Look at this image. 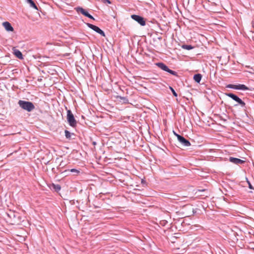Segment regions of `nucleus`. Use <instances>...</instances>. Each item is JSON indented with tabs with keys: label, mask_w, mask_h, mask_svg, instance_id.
Returning <instances> with one entry per match:
<instances>
[{
	"label": "nucleus",
	"mask_w": 254,
	"mask_h": 254,
	"mask_svg": "<svg viewBox=\"0 0 254 254\" xmlns=\"http://www.w3.org/2000/svg\"><path fill=\"white\" fill-rule=\"evenodd\" d=\"M18 104L22 109L30 112L35 109V106L33 103L24 100H19Z\"/></svg>",
	"instance_id": "nucleus-1"
},
{
	"label": "nucleus",
	"mask_w": 254,
	"mask_h": 254,
	"mask_svg": "<svg viewBox=\"0 0 254 254\" xmlns=\"http://www.w3.org/2000/svg\"><path fill=\"white\" fill-rule=\"evenodd\" d=\"M66 119L69 126L72 127H75L77 125V121L75 119L73 114L70 110H67Z\"/></svg>",
	"instance_id": "nucleus-2"
},
{
	"label": "nucleus",
	"mask_w": 254,
	"mask_h": 254,
	"mask_svg": "<svg viewBox=\"0 0 254 254\" xmlns=\"http://www.w3.org/2000/svg\"><path fill=\"white\" fill-rule=\"evenodd\" d=\"M225 95L227 96L230 97L236 102H237L241 106V107H242L245 110H246V103L238 96L231 93H225Z\"/></svg>",
	"instance_id": "nucleus-3"
},
{
	"label": "nucleus",
	"mask_w": 254,
	"mask_h": 254,
	"mask_svg": "<svg viewBox=\"0 0 254 254\" xmlns=\"http://www.w3.org/2000/svg\"><path fill=\"white\" fill-rule=\"evenodd\" d=\"M156 65L162 70L166 71L171 74L176 76H178L177 72L169 69V67L163 63H156Z\"/></svg>",
	"instance_id": "nucleus-4"
},
{
	"label": "nucleus",
	"mask_w": 254,
	"mask_h": 254,
	"mask_svg": "<svg viewBox=\"0 0 254 254\" xmlns=\"http://www.w3.org/2000/svg\"><path fill=\"white\" fill-rule=\"evenodd\" d=\"M131 18L135 21H136L141 26H145L146 24V21L145 19L141 16L135 14H132L131 15Z\"/></svg>",
	"instance_id": "nucleus-5"
},
{
	"label": "nucleus",
	"mask_w": 254,
	"mask_h": 254,
	"mask_svg": "<svg viewBox=\"0 0 254 254\" xmlns=\"http://www.w3.org/2000/svg\"><path fill=\"white\" fill-rule=\"evenodd\" d=\"M7 215L14 223H18L20 221V216L17 212L10 211L9 213H7Z\"/></svg>",
	"instance_id": "nucleus-6"
},
{
	"label": "nucleus",
	"mask_w": 254,
	"mask_h": 254,
	"mask_svg": "<svg viewBox=\"0 0 254 254\" xmlns=\"http://www.w3.org/2000/svg\"><path fill=\"white\" fill-rule=\"evenodd\" d=\"M87 25L89 28H91V29H92L94 31L96 32L97 33H99L102 36H104V37L105 36V34L104 32L102 30H101L100 28H99L98 26H95V25H93L90 23H87Z\"/></svg>",
	"instance_id": "nucleus-7"
},
{
	"label": "nucleus",
	"mask_w": 254,
	"mask_h": 254,
	"mask_svg": "<svg viewBox=\"0 0 254 254\" xmlns=\"http://www.w3.org/2000/svg\"><path fill=\"white\" fill-rule=\"evenodd\" d=\"M76 10H77V11L81 12L83 15H84V16H85L91 19H93V20L95 19L94 18L91 14H90L87 11H86L84 9H83L82 7H77L76 8Z\"/></svg>",
	"instance_id": "nucleus-8"
},
{
	"label": "nucleus",
	"mask_w": 254,
	"mask_h": 254,
	"mask_svg": "<svg viewBox=\"0 0 254 254\" xmlns=\"http://www.w3.org/2000/svg\"><path fill=\"white\" fill-rule=\"evenodd\" d=\"M178 140L184 146L188 147V146H190V141L188 140H187L186 138H185L182 135H178Z\"/></svg>",
	"instance_id": "nucleus-9"
},
{
	"label": "nucleus",
	"mask_w": 254,
	"mask_h": 254,
	"mask_svg": "<svg viewBox=\"0 0 254 254\" xmlns=\"http://www.w3.org/2000/svg\"><path fill=\"white\" fill-rule=\"evenodd\" d=\"M13 54L16 57L19 59L22 60L23 59V55L22 53L15 47L12 48Z\"/></svg>",
	"instance_id": "nucleus-10"
},
{
	"label": "nucleus",
	"mask_w": 254,
	"mask_h": 254,
	"mask_svg": "<svg viewBox=\"0 0 254 254\" xmlns=\"http://www.w3.org/2000/svg\"><path fill=\"white\" fill-rule=\"evenodd\" d=\"M229 161L234 163V164H243L245 162V161L244 160H242L240 159H239V158H234V157H230L229 158Z\"/></svg>",
	"instance_id": "nucleus-11"
},
{
	"label": "nucleus",
	"mask_w": 254,
	"mask_h": 254,
	"mask_svg": "<svg viewBox=\"0 0 254 254\" xmlns=\"http://www.w3.org/2000/svg\"><path fill=\"white\" fill-rule=\"evenodd\" d=\"M2 25L7 31H13L14 30L13 28L11 26V24L7 21L4 22L2 23Z\"/></svg>",
	"instance_id": "nucleus-12"
},
{
	"label": "nucleus",
	"mask_w": 254,
	"mask_h": 254,
	"mask_svg": "<svg viewBox=\"0 0 254 254\" xmlns=\"http://www.w3.org/2000/svg\"><path fill=\"white\" fill-rule=\"evenodd\" d=\"M235 89L247 90H249V88L244 84H239L236 85Z\"/></svg>",
	"instance_id": "nucleus-13"
},
{
	"label": "nucleus",
	"mask_w": 254,
	"mask_h": 254,
	"mask_svg": "<svg viewBox=\"0 0 254 254\" xmlns=\"http://www.w3.org/2000/svg\"><path fill=\"white\" fill-rule=\"evenodd\" d=\"M202 78V75L200 73L194 74L193 76V79L196 82L199 83Z\"/></svg>",
	"instance_id": "nucleus-14"
},
{
	"label": "nucleus",
	"mask_w": 254,
	"mask_h": 254,
	"mask_svg": "<svg viewBox=\"0 0 254 254\" xmlns=\"http://www.w3.org/2000/svg\"><path fill=\"white\" fill-rule=\"evenodd\" d=\"M52 188L53 190H54L58 192L60 191L61 189V187L59 184H52Z\"/></svg>",
	"instance_id": "nucleus-15"
},
{
	"label": "nucleus",
	"mask_w": 254,
	"mask_h": 254,
	"mask_svg": "<svg viewBox=\"0 0 254 254\" xmlns=\"http://www.w3.org/2000/svg\"><path fill=\"white\" fill-rule=\"evenodd\" d=\"M65 132V136L66 137V138L70 140L71 139V136L74 135V133L70 132L67 130H65L64 131Z\"/></svg>",
	"instance_id": "nucleus-16"
},
{
	"label": "nucleus",
	"mask_w": 254,
	"mask_h": 254,
	"mask_svg": "<svg viewBox=\"0 0 254 254\" xmlns=\"http://www.w3.org/2000/svg\"><path fill=\"white\" fill-rule=\"evenodd\" d=\"M27 2L30 4V6L34 8V9L38 10V7L36 4L32 0H26Z\"/></svg>",
	"instance_id": "nucleus-17"
},
{
	"label": "nucleus",
	"mask_w": 254,
	"mask_h": 254,
	"mask_svg": "<svg viewBox=\"0 0 254 254\" xmlns=\"http://www.w3.org/2000/svg\"><path fill=\"white\" fill-rule=\"evenodd\" d=\"M70 172L71 173H73L76 174V175H78L80 173V171L79 170H78L75 169H71L70 170H65L64 172L65 173V172Z\"/></svg>",
	"instance_id": "nucleus-18"
},
{
	"label": "nucleus",
	"mask_w": 254,
	"mask_h": 254,
	"mask_svg": "<svg viewBox=\"0 0 254 254\" xmlns=\"http://www.w3.org/2000/svg\"><path fill=\"white\" fill-rule=\"evenodd\" d=\"M182 48L187 50H190L193 48V47L190 45H183Z\"/></svg>",
	"instance_id": "nucleus-19"
},
{
	"label": "nucleus",
	"mask_w": 254,
	"mask_h": 254,
	"mask_svg": "<svg viewBox=\"0 0 254 254\" xmlns=\"http://www.w3.org/2000/svg\"><path fill=\"white\" fill-rule=\"evenodd\" d=\"M118 98L123 100L124 103H127L128 101V99L126 97L118 96Z\"/></svg>",
	"instance_id": "nucleus-20"
},
{
	"label": "nucleus",
	"mask_w": 254,
	"mask_h": 254,
	"mask_svg": "<svg viewBox=\"0 0 254 254\" xmlns=\"http://www.w3.org/2000/svg\"><path fill=\"white\" fill-rule=\"evenodd\" d=\"M169 88L171 90L173 95L175 97H177L178 96V95H177V93L176 92V91L174 90V89L171 86H170Z\"/></svg>",
	"instance_id": "nucleus-21"
},
{
	"label": "nucleus",
	"mask_w": 254,
	"mask_h": 254,
	"mask_svg": "<svg viewBox=\"0 0 254 254\" xmlns=\"http://www.w3.org/2000/svg\"><path fill=\"white\" fill-rule=\"evenodd\" d=\"M226 87L227 88H232V89H235L236 85H235V84H228L226 86Z\"/></svg>",
	"instance_id": "nucleus-22"
},
{
	"label": "nucleus",
	"mask_w": 254,
	"mask_h": 254,
	"mask_svg": "<svg viewBox=\"0 0 254 254\" xmlns=\"http://www.w3.org/2000/svg\"><path fill=\"white\" fill-rule=\"evenodd\" d=\"M101 0L104 3H108V4H110L111 3V1L109 0Z\"/></svg>",
	"instance_id": "nucleus-23"
},
{
	"label": "nucleus",
	"mask_w": 254,
	"mask_h": 254,
	"mask_svg": "<svg viewBox=\"0 0 254 254\" xmlns=\"http://www.w3.org/2000/svg\"><path fill=\"white\" fill-rule=\"evenodd\" d=\"M167 223V221L166 220H162L160 222V224L163 226H164L166 223Z\"/></svg>",
	"instance_id": "nucleus-24"
},
{
	"label": "nucleus",
	"mask_w": 254,
	"mask_h": 254,
	"mask_svg": "<svg viewBox=\"0 0 254 254\" xmlns=\"http://www.w3.org/2000/svg\"><path fill=\"white\" fill-rule=\"evenodd\" d=\"M247 182L249 184V187L250 189H254V188H253V187L252 186V185H251V184L250 183V182L248 181H247Z\"/></svg>",
	"instance_id": "nucleus-25"
},
{
	"label": "nucleus",
	"mask_w": 254,
	"mask_h": 254,
	"mask_svg": "<svg viewBox=\"0 0 254 254\" xmlns=\"http://www.w3.org/2000/svg\"><path fill=\"white\" fill-rule=\"evenodd\" d=\"M174 134L177 137V138L178 139V135H180L179 134L176 133V132H174Z\"/></svg>",
	"instance_id": "nucleus-26"
},
{
	"label": "nucleus",
	"mask_w": 254,
	"mask_h": 254,
	"mask_svg": "<svg viewBox=\"0 0 254 254\" xmlns=\"http://www.w3.org/2000/svg\"><path fill=\"white\" fill-rule=\"evenodd\" d=\"M158 39L159 40H162V37H159L158 38Z\"/></svg>",
	"instance_id": "nucleus-27"
},
{
	"label": "nucleus",
	"mask_w": 254,
	"mask_h": 254,
	"mask_svg": "<svg viewBox=\"0 0 254 254\" xmlns=\"http://www.w3.org/2000/svg\"><path fill=\"white\" fill-rule=\"evenodd\" d=\"M93 145H96V142H93Z\"/></svg>",
	"instance_id": "nucleus-28"
}]
</instances>
